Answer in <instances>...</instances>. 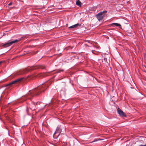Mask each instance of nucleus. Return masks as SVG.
Segmentation results:
<instances>
[{
  "label": "nucleus",
  "mask_w": 146,
  "mask_h": 146,
  "mask_svg": "<svg viewBox=\"0 0 146 146\" xmlns=\"http://www.w3.org/2000/svg\"><path fill=\"white\" fill-rule=\"evenodd\" d=\"M50 81L46 82L44 84L40 85L35 89L29 91L28 93L22 99L25 100L27 99H31L32 98L40 95L42 92H44L50 85Z\"/></svg>",
  "instance_id": "nucleus-1"
},
{
  "label": "nucleus",
  "mask_w": 146,
  "mask_h": 146,
  "mask_svg": "<svg viewBox=\"0 0 146 146\" xmlns=\"http://www.w3.org/2000/svg\"><path fill=\"white\" fill-rule=\"evenodd\" d=\"M46 66L43 65H41L38 66H33L31 67H28L25 69L21 70L19 72H18L17 73V75H21L27 73L29 72L37 69H44L45 68Z\"/></svg>",
  "instance_id": "nucleus-2"
},
{
  "label": "nucleus",
  "mask_w": 146,
  "mask_h": 146,
  "mask_svg": "<svg viewBox=\"0 0 146 146\" xmlns=\"http://www.w3.org/2000/svg\"><path fill=\"white\" fill-rule=\"evenodd\" d=\"M107 12V11H104L102 12H100L97 14L96 17L97 19L99 21H102L105 15V13Z\"/></svg>",
  "instance_id": "nucleus-3"
},
{
  "label": "nucleus",
  "mask_w": 146,
  "mask_h": 146,
  "mask_svg": "<svg viewBox=\"0 0 146 146\" xmlns=\"http://www.w3.org/2000/svg\"><path fill=\"white\" fill-rule=\"evenodd\" d=\"M39 102L35 103L32 102L31 104L30 105L29 108L32 110H35L36 108V105L38 104H39Z\"/></svg>",
  "instance_id": "nucleus-4"
},
{
  "label": "nucleus",
  "mask_w": 146,
  "mask_h": 146,
  "mask_svg": "<svg viewBox=\"0 0 146 146\" xmlns=\"http://www.w3.org/2000/svg\"><path fill=\"white\" fill-rule=\"evenodd\" d=\"M19 40H14L11 41L10 42H9L7 43H6L4 44L3 46H6V47H8L9 46L13 44H14L15 42H17Z\"/></svg>",
  "instance_id": "nucleus-5"
},
{
  "label": "nucleus",
  "mask_w": 146,
  "mask_h": 146,
  "mask_svg": "<svg viewBox=\"0 0 146 146\" xmlns=\"http://www.w3.org/2000/svg\"><path fill=\"white\" fill-rule=\"evenodd\" d=\"M118 113L121 116L126 117V115L124 113L120 108H118L117 110Z\"/></svg>",
  "instance_id": "nucleus-6"
},
{
  "label": "nucleus",
  "mask_w": 146,
  "mask_h": 146,
  "mask_svg": "<svg viewBox=\"0 0 146 146\" xmlns=\"http://www.w3.org/2000/svg\"><path fill=\"white\" fill-rule=\"evenodd\" d=\"M23 78H20L18 79H17L16 80L14 81H13L12 82L10 83L9 84L7 85V86H10L11 85L13 84H15L17 82H20L21 80L23 79Z\"/></svg>",
  "instance_id": "nucleus-7"
},
{
  "label": "nucleus",
  "mask_w": 146,
  "mask_h": 146,
  "mask_svg": "<svg viewBox=\"0 0 146 146\" xmlns=\"http://www.w3.org/2000/svg\"><path fill=\"white\" fill-rule=\"evenodd\" d=\"M60 133L58 132L55 131L54 135L53 137L54 139H57L60 135Z\"/></svg>",
  "instance_id": "nucleus-8"
},
{
  "label": "nucleus",
  "mask_w": 146,
  "mask_h": 146,
  "mask_svg": "<svg viewBox=\"0 0 146 146\" xmlns=\"http://www.w3.org/2000/svg\"><path fill=\"white\" fill-rule=\"evenodd\" d=\"M81 25L79 23H77L76 24L70 27L69 28V29L73 28H76L78 27V26H80Z\"/></svg>",
  "instance_id": "nucleus-9"
},
{
  "label": "nucleus",
  "mask_w": 146,
  "mask_h": 146,
  "mask_svg": "<svg viewBox=\"0 0 146 146\" xmlns=\"http://www.w3.org/2000/svg\"><path fill=\"white\" fill-rule=\"evenodd\" d=\"M43 74L42 73H41L38 74L36 75H33V76L32 77V78H33L34 77H35V76H36V77H40L41 76H43Z\"/></svg>",
  "instance_id": "nucleus-10"
},
{
  "label": "nucleus",
  "mask_w": 146,
  "mask_h": 146,
  "mask_svg": "<svg viewBox=\"0 0 146 146\" xmlns=\"http://www.w3.org/2000/svg\"><path fill=\"white\" fill-rule=\"evenodd\" d=\"M81 2L79 0L77 1L76 2V4L79 6H81Z\"/></svg>",
  "instance_id": "nucleus-11"
},
{
  "label": "nucleus",
  "mask_w": 146,
  "mask_h": 146,
  "mask_svg": "<svg viewBox=\"0 0 146 146\" xmlns=\"http://www.w3.org/2000/svg\"><path fill=\"white\" fill-rule=\"evenodd\" d=\"M61 131V129H60V127L59 126H58L57 127L56 129V132H58L59 133H60Z\"/></svg>",
  "instance_id": "nucleus-12"
},
{
  "label": "nucleus",
  "mask_w": 146,
  "mask_h": 146,
  "mask_svg": "<svg viewBox=\"0 0 146 146\" xmlns=\"http://www.w3.org/2000/svg\"><path fill=\"white\" fill-rule=\"evenodd\" d=\"M111 25L112 26L115 25L116 26H118L119 27L121 26V25L120 24L117 23H113L111 24Z\"/></svg>",
  "instance_id": "nucleus-13"
},
{
  "label": "nucleus",
  "mask_w": 146,
  "mask_h": 146,
  "mask_svg": "<svg viewBox=\"0 0 146 146\" xmlns=\"http://www.w3.org/2000/svg\"><path fill=\"white\" fill-rule=\"evenodd\" d=\"M64 71V70L62 69H59L57 70L56 72L57 73H60Z\"/></svg>",
  "instance_id": "nucleus-14"
},
{
  "label": "nucleus",
  "mask_w": 146,
  "mask_h": 146,
  "mask_svg": "<svg viewBox=\"0 0 146 146\" xmlns=\"http://www.w3.org/2000/svg\"><path fill=\"white\" fill-rule=\"evenodd\" d=\"M101 140V139H99L98 140H97V139H95L94 140V141H92V143L93 142H95V141H97L99 140Z\"/></svg>",
  "instance_id": "nucleus-15"
},
{
  "label": "nucleus",
  "mask_w": 146,
  "mask_h": 146,
  "mask_svg": "<svg viewBox=\"0 0 146 146\" xmlns=\"http://www.w3.org/2000/svg\"><path fill=\"white\" fill-rule=\"evenodd\" d=\"M13 3L12 2H10V3H9V4H8V5L9 6H10Z\"/></svg>",
  "instance_id": "nucleus-16"
},
{
  "label": "nucleus",
  "mask_w": 146,
  "mask_h": 146,
  "mask_svg": "<svg viewBox=\"0 0 146 146\" xmlns=\"http://www.w3.org/2000/svg\"><path fill=\"white\" fill-rule=\"evenodd\" d=\"M139 146H146V144L145 145H139Z\"/></svg>",
  "instance_id": "nucleus-17"
},
{
  "label": "nucleus",
  "mask_w": 146,
  "mask_h": 146,
  "mask_svg": "<svg viewBox=\"0 0 146 146\" xmlns=\"http://www.w3.org/2000/svg\"><path fill=\"white\" fill-rule=\"evenodd\" d=\"M88 43H90L91 44H92V43H91L90 41H88Z\"/></svg>",
  "instance_id": "nucleus-18"
},
{
  "label": "nucleus",
  "mask_w": 146,
  "mask_h": 146,
  "mask_svg": "<svg viewBox=\"0 0 146 146\" xmlns=\"http://www.w3.org/2000/svg\"><path fill=\"white\" fill-rule=\"evenodd\" d=\"M1 63H2V62L0 61V65L1 64Z\"/></svg>",
  "instance_id": "nucleus-19"
}]
</instances>
